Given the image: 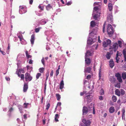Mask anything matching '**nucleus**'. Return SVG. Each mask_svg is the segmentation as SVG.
<instances>
[{
    "label": "nucleus",
    "instance_id": "nucleus-64",
    "mask_svg": "<svg viewBox=\"0 0 126 126\" xmlns=\"http://www.w3.org/2000/svg\"><path fill=\"white\" fill-rule=\"evenodd\" d=\"M27 59H29V58H31L32 57V56L30 55H28L27 56H26Z\"/></svg>",
    "mask_w": 126,
    "mask_h": 126
},
{
    "label": "nucleus",
    "instance_id": "nucleus-34",
    "mask_svg": "<svg viewBox=\"0 0 126 126\" xmlns=\"http://www.w3.org/2000/svg\"><path fill=\"white\" fill-rule=\"evenodd\" d=\"M125 92L124 91L123 89H121L120 92V95L122 96L124 95L125 94Z\"/></svg>",
    "mask_w": 126,
    "mask_h": 126
},
{
    "label": "nucleus",
    "instance_id": "nucleus-55",
    "mask_svg": "<svg viewBox=\"0 0 126 126\" xmlns=\"http://www.w3.org/2000/svg\"><path fill=\"white\" fill-rule=\"evenodd\" d=\"M53 70H52L51 71V72L50 73V77H52L53 76Z\"/></svg>",
    "mask_w": 126,
    "mask_h": 126
},
{
    "label": "nucleus",
    "instance_id": "nucleus-63",
    "mask_svg": "<svg viewBox=\"0 0 126 126\" xmlns=\"http://www.w3.org/2000/svg\"><path fill=\"white\" fill-rule=\"evenodd\" d=\"M90 96V95H86V97L87 98V99H88L89 98Z\"/></svg>",
    "mask_w": 126,
    "mask_h": 126
},
{
    "label": "nucleus",
    "instance_id": "nucleus-10",
    "mask_svg": "<svg viewBox=\"0 0 126 126\" xmlns=\"http://www.w3.org/2000/svg\"><path fill=\"white\" fill-rule=\"evenodd\" d=\"M35 39V34H32L31 35L30 40L31 43L32 45H33L34 44Z\"/></svg>",
    "mask_w": 126,
    "mask_h": 126
},
{
    "label": "nucleus",
    "instance_id": "nucleus-62",
    "mask_svg": "<svg viewBox=\"0 0 126 126\" xmlns=\"http://www.w3.org/2000/svg\"><path fill=\"white\" fill-rule=\"evenodd\" d=\"M33 61L32 60H30L29 62V63L30 64H32V63Z\"/></svg>",
    "mask_w": 126,
    "mask_h": 126
},
{
    "label": "nucleus",
    "instance_id": "nucleus-32",
    "mask_svg": "<svg viewBox=\"0 0 126 126\" xmlns=\"http://www.w3.org/2000/svg\"><path fill=\"white\" fill-rule=\"evenodd\" d=\"M52 7L49 4H48L46 7V9L47 10H49Z\"/></svg>",
    "mask_w": 126,
    "mask_h": 126
},
{
    "label": "nucleus",
    "instance_id": "nucleus-9",
    "mask_svg": "<svg viewBox=\"0 0 126 126\" xmlns=\"http://www.w3.org/2000/svg\"><path fill=\"white\" fill-rule=\"evenodd\" d=\"M28 88V84L26 83H25L24 84L23 87V91L24 92H26Z\"/></svg>",
    "mask_w": 126,
    "mask_h": 126
},
{
    "label": "nucleus",
    "instance_id": "nucleus-59",
    "mask_svg": "<svg viewBox=\"0 0 126 126\" xmlns=\"http://www.w3.org/2000/svg\"><path fill=\"white\" fill-rule=\"evenodd\" d=\"M29 3L30 4H32V3L33 0H29Z\"/></svg>",
    "mask_w": 126,
    "mask_h": 126
},
{
    "label": "nucleus",
    "instance_id": "nucleus-39",
    "mask_svg": "<svg viewBox=\"0 0 126 126\" xmlns=\"http://www.w3.org/2000/svg\"><path fill=\"white\" fill-rule=\"evenodd\" d=\"M50 104L49 103H48L47 105L46 106V110H48V109L50 107Z\"/></svg>",
    "mask_w": 126,
    "mask_h": 126
},
{
    "label": "nucleus",
    "instance_id": "nucleus-19",
    "mask_svg": "<svg viewBox=\"0 0 126 126\" xmlns=\"http://www.w3.org/2000/svg\"><path fill=\"white\" fill-rule=\"evenodd\" d=\"M115 80V79L114 77L111 76L110 77V81L112 83H114Z\"/></svg>",
    "mask_w": 126,
    "mask_h": 126
},
{
    "label": "nucleus",
    "instance_id": "nucleus-57",
    "mask_svg": "<svg viewBox=\"0 0 126 126\" xmlns=\"http://www.w3.org/2000/svg\"><path fill=\"white\" fill-rule=\"evenodd\" d=\"M61 103L60 102H58V103L57 104V106H60L61 105Z\"/></svg>",
    "mask_w": 126,
    "mask_h": 126
},
{
    "label": "nucleus",
    "instance_id": "nucleus-58",
    "mask_svg": "<svg viewBox=\"0 0 126 126\" xmlns=\"http://www.w3.org/2000/svg\"><path fill=\"white\" fill-rule=\"evenodd\" d=\"M0 52H1L2 54L3 55H5L6 54V53L5 52L2 51L1 50H0Z\"/></svg>",
    "mask_w": 126,
    "mask_h": 126
},
{
    "label": "nucleus",
    "instance_id": "nucleus-25",
    "mask_svg": "<svg viewBox=\"0 0 126 126\" xmlns=\"http://www.w3.org/2000/svg\"><path fill=\"white\" fill-rule=\"evenodd\" d=\"M123 53L124 56L125 60L126 61V47L123 50Z\"/></svg>",
    "mask_w": 126,
    "mask_h": 126
},
{
    "label": "nucleus",
    "instance_id": "nucleus-56",
    "mask_svg": "<svg viewBox=\"0 0 126 126\" xmlns=\"http://www.w3.org/2000/svg\"><path fill=\"white\" fill-rule=\"evenodd\" d=\"M59 70H57L56 71V76H57L59 74Z\"/></svg>",
    "mask_w": 126,
    "mask_h": 126
},
{
    "label": "nucleus",
    "instance_id": "nucleus-60",
    "mask_svg": "<svg viewBox=\"0 0 126 126\" xmlns=\"http://www.w3.org/2000/svg\"><path fill=\"white\" fill-rule=\"evenodd\" d=\"M25 53L26 57L29 55L28 52L27 50L26 51Z\"/></svg>",
    "mask_w": 126,
    "mask_h": 126
},
{
    "label": "nucleus",
    "instance_id": "nucleus-3",
    "mask_svg": "<svg viewBox=\"0 0 126 126\" xmlns=\"http://www.w3.org/2000/svg\"><path fill=\"white\" fill-rule=\"evenodd\" d=\"M19 12L20 14H22L26 13L27 11V7L24 6H19Z\"/></svg>",
    "mask_w": 126,
    "mask_h": 126
},
{
    "label": "nucleus",
    "instance_id": "nucleus-12",
    "mask_svg": "<svg viewBox=\"0 0 126 126\" xmlns=\"http://www.w3.org/2000/svg\"><path fill=\"white\" fill-rule=\"evenodd\" d=\"M93 55V53L91 52L90 51L88 50L86 53L85 57H88L89 56H92Z\"/></svg>",
    "mask_w": 126,
    "mask_h": 126
},
{
    "label": "nucleus",
    "instance_id": "nucleus-13",
    "mask_svg": "<svg viewBox=\"0 0 126 126\" xmlns=\"http://www.w3.org/2000/svg\"><path fill=\"white\" fill-rule=\"evenodd\" d=\"M109 65L110 67L112 68L113 67L114 65V64L113 60L110 59L109 61Z\"/></svg>",
    "mask_w": 126,
    "mask_h": 126
},
{
    "label": "nucleus",
    "instance_id": "nucleus-52",
    "mask_svg": "<svg viewBox=\"0 0 126 126\" xmlns=\"http://www.w3.org/2000/svg\"><path fill=\"white\" fill-rule=\"evenodd\" d=\"M72 3V2L71 1H68V2H67L66 4L67 5H71V4Z\"/></svg>",
    "mask_w": 126,
    "mask_h": 126
},
{
    "label": "nucleus",
    "instance_id": "nucleus-23",
    "mask_svg": "<svg viewBox=\"0 0 126 126\" xmlns=\"http://www.w3.org/2000/svg\"><path fill=\"white\" fill-rule=\"evenodd\" d=\"M95 25V23L94 21H92L90 23V25L92 27H94Z\"/></svg>",
    "mask_w": 126,
    "mask_h": 126
},
{
    "label": "nucleus",
    "instance_id": "nucleus-27",
    "mask_svg": "<svg viewBox=\"0 0 126 126\" xmlns=\"http://www.w3.org/2000/svg\"><path fill=\"white\" fill-rule=\"evenodd\" d=\"M122 78L123 79H125L126 78V73L125 72H124L122 74Z\"/></svg>",
    "mask_w": 126,
    "mask_h": 126
},
{
    "label": "nucleus",
    "instance_id": "nucleus-20",
    "mask_svg": "<svg viewBox=\"0 0 126 126\" xmlns=\"http://www.w3.org/2000/svg\"><path fill=\"white\" fill-rule=\"evenodd\" d=\"M59 118V115L58 114H56L55 115V120L56 122H58L59 121V120H58V119Z\"/></svg>",
    "mask_w": 126,
    "mask_h": 126
},
{
    "label": "nucleus",
    "instance_id": "nucleus-37",
    "mask_svg": "<svg viewBox=\"0 0 126 126\" xmlns=\"http://www.w3.org/2000/svg\"><path fill=\"white\" fill-rule=\"evenodd\" d=\"M100 94L101 95H103L104 94V91L103 89H102L100 90Z\"/></svg>",
    "mask_w": 126,
    "mask_h": 126
},
{
    "label": "nucleus",
    "instance_id": "nucleus-16",
    "mask_svg": "<svg viewBox=\"0 0 126 126\" xmlns=\"http://www.w3.org/2000/svg\"><path fill=\"white\" fill-rule=\"evenodd\" d=\"M93 40V39H88L87 41V44L89 45H92L94 43Z\"/></svg>",
    "mask_w": 126,
    "mask_h": 126
},
{
    "label": "nucleus",
    "instance_id": "nucleus-53",
    "mask_svg": "<svg viewBox=\"0 0 126 126\" xmlns=\"http://www.w3.org/2000/svg\"><path fill=\"white\" fill-rule=\"evenodd\" d=\"M27 114H24V115H23L24 118L25 120H26L27 119Z\"/></svg>",
    "mask_w": 126,
    "mask_h": 126
},
{
    "label": "nucleus",
    "instance_id": "nucleus-8",
    "mask_svg": "<svg viewBox=\"0 0 126 126\" xmlns=\"http://www.w3.org/2000/svg\"><path fill=\"white\" fill-rule=\"evenodd\" d=\"M85 62L87 66H89L91 63V61L90 59L87 57H85Z\"/></svg>",
    "mask_w": 126,
    "mask_h": 126
},
{
    "label": "nucleus",
    "instance_id": "nucleus-44",
    "mask_svg": "<svg viewBox=\"0 0 126 126\" xmlns=\"http://www.w3.org/2000/svg\"><path fill=\"white\" fill-rule=\"evenodd\" d=\"M117 79L119 82H121L122 81V79L121 76L117 78Z\"/></svg>",
    "mask_w": 126,
    "mask_h": 126
},
{
    "label": "nucleus",
    "instance_id": "nucleus-11",
    "mask_svg": "<svg viewBox=\"0 0 126 126\" xmlns=\"http://www.w3.org/2000/svg\"><path fill=\"white\" fill-rule=\"evenodd\" d=\"M91 70V68L90 67H89L85 68L84 72L85 73H90Z\"/></svg>",
    "mask_w": 126,
    "mask_h": 126
},
{
    "label": "nucleus",
    "instance_id": "nucleus-24",
    "mask_svg": "<svg viewBox=\"0 0 126 126\" xmlns=\"http://www.w3.org/2000/svg\"><path fill=\"white\" fill-rule=\"evenodd\" d=\"M119 56L118 51H117V53L116 54V62L117 63H118L119 60V58L118 57Z\"/></svg>",
    "mask_w": 126,
    "mask_h": 126
},
{
    "label": "nucleus",
    "instance_id": "nucleus-17",
    "mask_svg": "<svg viewBox=\"0 0 126 126\" xmlns=\"http://www.w3.org/2000/svg\"><path fill=\"white\" fill-rule=\"evenodd\" d=\"M108 8L110 11H111L113 8L112 4L111 3H109L108 5Z\"/></svg>",
    "mask_w": 126,
    "mask_h": 126
},
{
    "label": "nucleus",
    "instance_id": "nucleus-4",
    "mask_svg": "<svg viewBox=\"0 0 126 126\" xmlns=\"http://www.w3.org/2000/svg\"><path fill=\"white\" fill-rule=\"evenodd\" d=\"M82 122L84 125H80V126H90L91 122L89 120H86L85 119H83Z\"/></svg>",
    "mask_w": 126,
    "mask_h": 126
},
{
    "label": "nucleus",
    "instance_id": "nucleus-22",
    "mask_svg": "<svg viewBox=\"0 0 126 126\" xmlns=\"http://www.w3.org/2000/svg\"><path fill=\"white\" fill-rule=\"evenodd\" d=\"M116 94L118 96H120V92L118 89H116L115 91Z\"/></svg>",
    "mask_w": 126,
    "mask_h": 126
},
{
    "label": "nucleus",
    "instance_id": "nucleus-50",
    "mask_svg": "<svg viewBox=\"0 0 126 126\" xmlns=\"http://www.w3.org/2000/svg\"><path fill=\"white\" fill-rule=\"evenodd\" d=\"M91 77V75H88L86 77V79H89Z\"/></svg>",
    "mask_w": 126,
    "mask_h": 126
},
{
    "label": "nucleus",
    "instance_id": "nucleus-14",
    "mask_svg": "<svg viewBox=\"0 0 126 126\" xmlns=\"http://www.w3.org/2000/svg\"><path fill=\"white\" fill-rule=\"evenodd\" d=\"M88 108V109H89V111H91L92 110L94 109L93 104L92 103L91 104Z\"/></svg>",
    "mask_w": 126,
    "mask_h": 126
},
{
    "label": "nucleus",
    "instance_id": "nucleus-38",
    "mask_svg": "<svg viewBox=\"0 0 126 126\" xmlns=\"http://www.w3.org/2000/svg\"><path fill=\"white\" fill-rule=\"evenodd\" d=\"M21 72H20V71H19L18 70H17L16 72V74H17L18 76L19 77H20V74H21Z\"/></svg>",
    "mask_w": 126,
    "mask_h": 126
},
{
    "label": "nucleus",
    "instance_id": "nucleus-61",
    "mask_svg": "<svg viewBox=\"0 0 126 126\" xmlns=\"http://www.w3.org/2000/svg\"><path fill=\"white\" fill-rule=\"evenodd\" d=\"M18 38L19 39L20 41H21L22 39V37L20 36H18Z\"/></svg>",
    "mask_w": 126,
    "mask_h": 126
},
{
    "label": "nucleus",
    "instance_id": "nucleus-46",
    "mask_svg": "<svg viewBox=\"0 0 126 126\" xmlns=\"http://www.w3.org/2000/svg\"><path fill=\"white\" fill-rule=\"evenodd\" d=\"M106 24L105 23H104L103 26V33H104L105 31V27Z\"/></svg>",
    "mask_w": 126,
    "mask_h": 126
},
{
    "label": "nucleus",
    "instance_id": "nucleus-5",
    "mask_svg": "<svg viewBox=\"0 0 126 126\" xmlns=\"http://www.w3.org/2000/svg\"><path fill=\"white\" fill-rule=\"evenodd\" d=\"M118 47V44L116 43H114L112 47H111L110 48V49H112L114 52H116Z\"/></svg>",
    "mask_w": 126,
    "mask_h": 126
},
{
    "label": "nucleus",
    "instance_id": "nucleus-18",
    "mask_svg": "<svg viewBox=\"0 0 126 126\" xmlns=\"http://www.w3.org/2000/svg\"><path fill=\"white\" fill-rule=\"evenodd\" d=\"M114 108L113 106L111 107L109 109V111L110 113H112L114 112Z\"/></svg>",
    "mask_w": 126,
    "mask_h": 126
},
{
    "label": "nucleus",
    "instance_id": "nucleus-51",
    "mask_svg": "<svg viewBox=\"0 0 126 126\" xmlns=\"http://www.w3.org/2000/svg\"><path fill=\"white\" fill-rule=\"evenodd\" d=\"M115 76L117 78L120 77L121 75L119 73H117L115 75Z\"/></svg>",
    "mask_w": 126,
    "mask_h": 126
},
{
    "label": "nucleus",
    "instance_id": "nucleus-28",
    "mask_svg": "<svg viewBox=\"0 0 126 126\" xmlns=\"http://www.w3.org/2000/svg\"><path fill=\"white\" fill-rule=\"evenodd\" d=\"M101 68H100V69H99V79H100L101 78Z\"/></svg>",
    "mask_w": 126,
    "mask_h": 126
},
{
    "label": "nucleus",
    "instance_id": "nucleus-35",
    "mask_svg": "<svg viewBox=\"0 0 126 126\" xmlns=\"http://www.w3.org/2000/svg\"><path fill=\"white\" fill-rule=\"evenodd\" d=\"M99 16L98 14H95L93 16L94 19L95 20H97L98 17Z\"/></svg>",
    "mask_w": 126,
    "mask_h": 126
},
{
    "label": "nucleus",
    "instance_id": "nucleus-15",
    "mask_svg": "<svg viewBox=\"0 0 126 126\" xmlns=\"http://www.w3.org/2000/svg\"><path fill=\"white\" fill-rule=\"evenodd\" d=\"M64 86V82L62 80L60 84V89H63V87Z\"/></svg>",
    "mask_w": 126,
    "mask_h": 126
},
{
    "label": "nucleus",
    "instance_id": "nucleus-33",
    "mask_svg": "<svg viewBox=\"0 0 126 126\" xmlns=\"http://www.w3.org/2000/svg\"><path fill=\"white\" fill-rule=\"evenodd\" d=\"M41 74L40 73H38L36 75V78L37 79H38L39 77L41 76Z\"/></svg>",
    "mask_w": 126,
    "mask_h": 126
},
{
    "label": "nucleus",
    "instance_id": "nucleus-36",
    "mask_svg": "<svg viewBox=\"0 0 126 126\" xmlns=\"http://www.w3.org/2000/svg\"><path fill=\"white\" fill-rule=\"evenodd\" d=\"M29 105V103H24L23 104L24 106V108H27L28 107V106Z\"/></svg>",
    "mask_w": 126,
    "mask_h": 126
},
{
    "label": "nucleus",
    "instance_id": "nucleus-45",
    "mask_svg": "<svg viewBox=\"0 0 126 126\" xmlns=\"http://www.w3.org/2000/svg\"><path fill=\"white\" fill-rule=\"evenodd\" d=\"M41 29V28H38L35 29V32L37 33L40 30V29Z\"/></svg>",
    "mask_w": 126,
    "mask_h": 126
},
{
    "label": "nucleus",
    "instance_id": "nucleus-40",
    "mask_svg": "<svg viewBox=\"0 0 126 126\" xmlns=\"http://www.w3.org/2000/svg\"><path fill=\"white\" fill-rule=\"evenodd\" d=\"M106 42L108 45H110L111 44V41L110 40L108 39L106 41Z\"/></svg>",
    "mask_w": 126,
    "mask_h": 126
},
{
    "label": "nucleus",
    "instance_id": "nucleus-29",
    "mask_svg": "<svg viewBox=\"0 0 126 126\" xmlns=\"http://www.w3.org/2000/svg\"><path fill=\"white\" fill-rule=\"evenodd\" d=\"M39 71L41 73H43L44 71V68L43 67L40 68L39 69Z\"/></svg>",
    "mask_w": 126,
    "mask_h": 126
},
{
    "label": "nucleus",
    "instance_id": "nucleus-43",
    "mask_svg": "<svg viewBox=\"0 0 126 126\" xmlns=\"http://www.w3.org/2000/svg\"><path fill=\"white\" fill-rule=\"evenodd\" d=\"M20 77L21 79L22 80H24V78H25V77H24V75L23 74L21 75Z\"/></svg>",
    "mask_w": 126,
    "mask_h": 126
},
{
    "label": "nucleus",
    "instance_id": "nucleus-42",
    "mask_svg": "<svg viewBox=\"0 0 126 126\" xmlns=\"http://www.w3.org/2000/svg\"><path fill=\"white\" fill-rule=\"evenodd\" d=\"M118 43L119 45V46L120 47H122V42L120 41H118Z\"/></svg>",
    "mask_w": 126,
    "mask_h": 126
},
{
    "label": "nucleus",
    "instance_id": "nucleus-31",
    "mask_svg": "<svg viewBox=\"0 0 126 126\" xmlns=\"http://www.w3.org/2000/svg\"><path fill=\"white\" fill-rule=\"evenodd\" d=\"M108 45V44L106 42L104 41L103 42V47H107Z\"/></svg>",
    "mask_w": 126,
    "mask_h": 126
},
{
    "label": "nucleus",
    "instance_id": "nucleus-48",
    "mask_svg": "<svg viewBox=\"0 0 126 126\" xmlns=\"http://www.w3.org/2000/svg\"><path fill=\"white\" fill-rule=\"evenodd\" d=\"M41 62L42 64L44 65H45V60L44 58H43L41 60Z\"/></svg>",
    "mask_w": 126,
    "mask_h": 126
},
{
    "label": "nucleus",
    "instance_id": "nucleus-30",
    "mask_svg": "<svg viewBox=\"0 0 126 126\" xmlns=\"http://www.w3.org/2000/svg\"><path fill=\"white\" fill-rule=\"evenodd\" d=\"M56 96L57 100L58 101H59L60 100L61 98L60 95L58 94H56Z\"/></svg>",
    "mask_w": 126,
    "mask_h": 126
},
{
    "label": "nucleus",
    "instance_id": "nucleus-49",
    "mask_svg": "<svg viewBox=\"0 0 126 126\" xmlns=\"http://www.w3.org/2000/svg\"><path fill=\"white\" fill-rule=\"evenodd\" d=\"M99 99L100 100H102L103 99V96H99Z\"/></svg>",
    "mask_w": 126,
    "mask_h": 126
},
{
    "label": "nucleus",
    "instance_id": "nucleus-26",
    "mask_svg": "<svg viewBox=\"0 0 126 126\" xmlns=\"http://www.w3.org/2000/svg\"><path fill=\"white\" fill-rule=\"evenodd\" d=\"M112 100L114 102H116L117 100V98L116 96L114 95H113L112 97Z\"/></svg>",
    "mask_w": 126,
    "mask_h": 126
},
{
    "label": "nucleus",
    "instance_id": "nucleus-54",
    "mask_svg": "<svg viewBox=\"0 0 126 126\" xmlns=\"http://www.w3.org/2000/svg\"><path fill=\"white\" fill-rule=\"evenodd\" d=\"M98 7H95L94 8V10L95 11H97L98 9Z\"/></svg>",
    "mask_w": 126,
    "mask_h": 126
},
{
    "label": "nucleus",
    "instance_id": "nucleus-47",
    "mask_svg": "<svg viewBox=\"0 0 126 126\" xmlns=\"http://www.w3.org/2000/svg\"><path fill=\"white\" fill-rule=\"evenodd\" d=\"M86 91H84L82 92H81L80 93V95L81 96L83 95L84 94L86 93Z\"/></svg>",
    "mask_w": 126,
    "mask_h": 126
},
{
    "label": "nucleus",
    "instance_id": "nucleus-2",
    "mask_svg": "<svg viewBox=\"0 0 126 126\" xmlns=\"http://www.w3.org/2000/svg\"><path fill=\"white\" fill-rule=\"evenodd\" d=\"M25 79L26 82L31 81L32 79V77L30 74L28 72H26L25 74Z\"/></svg>",
    "mask_w": 126,
    "mask_h": 126
},
{
    "label": "nucleus",
    "instance_id": "nucleus-41",
    "mask_svg": "<svg viewBox=\"0 0 126 126\" xmlns=\"http://www.w3.org/2000/svg\"><path fill=\"white\" fill-rule=\"evenodd\" d=\"M46 80H47L49 76V71H47L46 73Z\"/></svg>",
    "mask_w": 126,
    "mask_h": 126
},
{
    "label": "nucleus",
    "instance_id": "nucleus-21",
    "mask_svg": "<svg viewBox=\"0 0 126 126\" xmlns=\"http://www.w3.org/2000/svg\"><path fill=\"white\" fill-rule=\"evenodd\" d=\"M106 58L108 60L110 59V52H107L106 55Z\"/></svg>",
    "mask_w": 126,
    "mask_h": 126
},
{
    "label": "nucleus",
    "instance_id": "nucleus-1",
    "mask_svg": "<svg viewBox=\"0 0 126 126\" xmlns=\"http://www.w3.org/2000/svg\"><path fill=\"white\" fill-rule=\"evenodd\" d=\"M107 31L109 35H112L114 32L113 30L111 25L109 24L108 26Z\"/></svg>",
    "mask_w": 126,
    "mask_h": 126
},
{
    "label": "nucleus",
    "instance_id": "nucleus-6",
    "mask_svg": "<svg viewBox=\"0 0 126 126\" xmlns=\"http://www.w3.org/2000/svg\"><path fill=\"white\" fill-rule=\"evenodd\" d=\"M89 109H88V108L85 106H83V108L82 110V115H85L88 113L89 111Z\"/></svg>",
    "mask_w": 126,
    "mask_h": 126
},
{
    "label": "nucleus",
    "instance_id": "nucleus-7",
    "mask_svg": "<svg viewBox=\"0 0 126 126\" xmlns=\"http://www.w3.org/2000/svg\"><path fill=\"white\" fill-rule=\"evenodd\" d=\"M108 20L110 23H112L113 22V18L111 13V14L109 15L107 17Z\"/></svg>",
    "mask_w": 126,
    "mask_h": 126
}]
</instances>
